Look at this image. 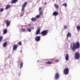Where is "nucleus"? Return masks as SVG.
Instances as JSON below:
<instances>
[{
    "label": "nucleus",
    "mask_w": 80,
    "mask_h": 80,
    "mask_svg": "<svg viewBox=\"0 0 80 80\" xmlns=\"http://www.w3.org/2000/svg\"><path fill=\"white\" fill-rule=\"evenodd\" d=\"M80 46V43L79 42H76V43L73 42V46H71V48L73 51H75L76 49H79Z\"/></svg>",
    "instance_id": "f257e3e1"
},
{
    "label": "nucleus",
    "mask_w": 80,
    "mask_h": 80,
    "mask_svg": "<svg viewBox=\"0 0 80 80\" xmlns=\"http://www.w3.org/2000/svg\"><path fill=\"white\" fill-rule=\"evenodd\" d=\"M74 58L76 59H78L80 58V53L78 52H76L74 54Z\"/></svg>",
    "instance_id": "f03ea898"
},
{
    "label": "nucleus",
    "mask_w": 80,
    "mask_h": 80,
    "mask_svg": "<svg viewBox=\"0 0 80 80\" xmlns=\"http://www.w3.org/2000/svg\"><path fill=\"white\" fill-rule=\"evenodd\" d=\"M5 22L6 24L7 27H8L10 25L11 21L8 20H5Z\"/></svg>",
    "instance_id": "7ed1b4c3"
},
{
    "label": "nucleus",
    "mask_w": 80,
    "mask_h": 80,
    "mask_svg": "<svg viewBox=\"0 0 80 80\" xmlns=\"http://www.w3.org/2000/svg\"><path fill=\"white\" fill-rule=\"evenodd\" d=\"M48 33V30H45L42 31L41 33L42 36H45Z\"/></svg>",
    "instance_id": "20e7f679"
},
{
    "label": "nucleus",
    "mask_w": 80,
    "mask_h": 80,
    "mask_svg": "<svg viewBox=\"0 0 80 80\" xmlns=\"http://www.w3.org/2000/svg\"><path fill=\"white\" fill-rule=\"evenodd\" d=\"M69 69L68 68H67L65 69L63 71L64 74L66 75L68 74Z\"/></svg>",
    "instance_id": "39448f33"
},
{
    "label": "nucleus",
    "mask_w": 80,
    "mask_h": 80,
    "mask_svg": "<svg viewBox=\"0 0 80 80\" xmlns=\"http://www.w3.org/2000/svg\"><path fill=\"white\" fill-rule=\"evenodd\" d=\"M27 4V2H25L24 3L23 5L22 6V12H23L24 10V9L25 7H26Z\"/></svg>",
    "instance_id": "423d86ee"
},
{
    "label": "nucleus",
    "mask_w": 80,
    "mask_h": 80,
    "mask_svg": "<svg viewBox=\"0 0 80 80\" xmlns=\"http://www.w3.org/2000/svg\"><path fill=\"white\" fill-rule=\"evenodd\" d=\"M35 40L37 42H39L40 40V36H36L35 38Z\"/></svg>",
    "instance_id": "0eeeda50"
},
{
    "label": "nucleus",
    "mask_w": 80,
    "mask_h": 80,
    "mask_svg": "<svg viewBox=\"0 0 80 80\" xmlns=\"http://www.w3.org/2000/svg\"><path fill=\"white\" fill-rule=\"evenodd\" d=\"M59 73H56L55 74V79H57L59 78Z\"/></svg>",
    "instance_id": "6e6552de"
},
{
    "label": "nucleus",
    "mask_w": 80,
    "mask_h": 80,
    "mask_svg": "<svg viewBox=\"0 0 80 80\" xmlns=\"http://www.w3.org/2000/svg\"><path fill=\"white\" fill-rule=\"evenodd\" d=\"M40 28H38V29L37 30L36 32V35H37L39 33H40Z\"/></svg>",
    "instance_id": "1a4fd4ad"
},
{
    "label": "nucleus",
    "mask_w": 80,
    "mask_h": 80,
    "mask_svg": "<svg viewBox=\"0 0 80 80\" xmlns=\"http://www.w3.org/2000/svg\"><path fill=\"white\" fill-rule=\"evenodd\" d=\"M58 15V12H53L52 15L54 16H57Z\"/></svg>",
    "instance_id": "9d476101"
},
{
    "label": "nucleus",
    "mask_w": 80,
    "mask_h": 80,
    "mask_svg": "<svg viewBox=\"0 0 80 80\" xmlns=\"http://www.w3.org/2000/svg\"><path fill=\"white\" fill-rule=\"evenodd\" d=\"M18 47V46L17 45H14V46H13V50H16L17 49Z\"/></svg>",
    "instance_id": "9b49d317"
},
{
    "label": "nucleus",
    "mask_w": 80,
    "mask_h": 80,
    "mask_svg": "<svg viewBox=\"0 0 80 80\" xmlns=\"http://www.w3.org/2000/svg\"><path fill=\"white\" fill-rule=\"evenodd\" d=\"M8 32V31L7 29H5L3 30V34H6Z\"/></svg>",
    "instance_id": "f8f14e48"
},
{
    "label": "nucleus",
    "mask_w": 80,
    "mask_h": 80,
    "mask_svg": "<svg viewBox=\"0 0 80 80\" xmlns=\"http://www.w3.org/2000/svg\"><path fill=\"white\" fill-rule=\"evenodd\" d=\"M18 0H12L11 3L12 4L18 2Z\"/></svg>",
    "instance_id": "ddd939ff"
},
{
    "label": "nucleus",
    "mask_w": 80,
    "mask_h": 80,
    "mask_svg": "<svg viewBox=\"0 0 80 80\" xmlns=\"http://www.w3.org/2000/svg\"><path fill=\"white\" fill-rule=\"evenodd\" d=\"M65 60L66 61H68L69 59L68 54H67L65 56Z\"/></svg>",
    "instance_id": "4468645a"
},
{
    "label": "nucleus",
    "mask_w": 80,
    "mask_h": 80,
    "mask_svg": "<svg viewBox=\"0 0 80 80\" xmlns=\"http://www.w3.org/2000/svg\"><path fill=\"white\" fill-rule=\"evenodd\" d=\"M7 44H8V42H4V43L3 44V47H6Z\"/></svg>",
    "instance_id": "2eb2a0df"
},
{
    "label": "nucleus",
    "mask_w": 80,
    "mask_h": 80,
    "mask_svg": "<svg viewBox=\"0 0 80 80\" xmlns=\"http://www.w3.org/2000/svg\"><path fill=\"white\" fill-rule=\"evenodd\" d=\"M68 37H71V33H70V32H68V33L67 34V38H68Z\"/></svg>",
    "instance_id": "dca6fc26"
},
{
    "label": "nucleus",
    "mask_w": 80,
    "mask_h": 80,
    "mask_svg": "<svg viewBox=\"0 0 80 80\" xmlns=\"http://www.w3.org/2000/svg\"><path fill=\"white\" fill-rule=\"evenodd\" d=\"M10 7V5H8L6 6V7L5 8L6 9H8Z\"/></svg>",
    "instance_id": "f3484780"
},
{
    "label": "nucleus",
    "mask_w": 80,
    "mask_h": 80,
    "mask_svg": "<svg viewBox=\"0 0 80 80\" xmlns=\"http://www.w3.org/2000/svg\"><path fill=\"white\" fill-rule=\"evenodd\" d=\"M31 21L33 22H35L36 21V18H33L31 19Z\"/></svg>",
    "instance_id": "a211bd4d"
},
{
    "label": "nucleus",
    "mask_w": 80,
    "mask_h": 80,
    "mask_svg": "<svg viewBox=\"0 0 80 80\" xmlns=\"http://www.w3.org/2000/svg\"><path fill=\"white\" fill-rule=\"evenodd\" d=\"M30 29H33L34 28H29L28 29V31L29 32H31V30Z\"/></svg>",
    "instance_id": "6ab92c4d"
},
{
    "label": "nucleus",
    "mask_w": 80,
    "mask_h": 80,
    "mask_svg": "<svg viewBox=\"0 0 80 80\" xmlns=\"http://www.w3.org/2000/svg\"><path fill=\"white\" fill-rule=\"evenodd\" d=\"M54 6L56 8H58V5L56 4H54Z\"/></svg>",
    "instance_id": "aec40b11"
},
{
    "label": "nucleus",
    "mask_w": 80,
    "mask_h": 80,
    "mask_svg": "<svg viewBox=\"0 0 80 80\" xmlns=\"http://www.w3.org/2000/svg\"><path fill=\"white\" fill-rule=\"evenodd\" d=\"M46 63L47 64H52V62H47Z\"/></svg>",
    "instance_id": "412c9836"
},
{
    "label": "nucleus",
    "mask_w": 80,
    "mask_h": 80,
    "mask_svg": "<svg viewBox=\"0 0 80 80\" xmlns=\"http://www.w3.org/2000/svg\"><path fill=\"white\" fill-rule=\"evenodd\" d=\"M77 28L78 30H80V26H78L77 27Z\"/></svg>",
    "instance_id": "4be33fe9"
},
{
    "label": "nucleus",
    "mask_w": 80,
    "mask_h": 80,
    "mask_svg": "<svg viewBox=\"0 0 80 80\" xmlns=\"http://www.w3.org/2000/svg\"><path fill=\"white\" fill-rule=\"evenodd\" d=\"M18 44L19 45L21 46L22 45V42L21 41L19 42L18 43Z\"/></svg>",
    "instance_id": "5701e85b"
},
{
    "label": "nucleus",
    "mask_w": 80,
    "mask_h": 80,
    "mask_svg": "<svg viewBox=\"0 0 80 80\" xmlns=\"http://www.w3.org/2000/svg\"><path fill=\"white\" fill-rule=\"evenodd\" d=\"M3 39L2 36H0V42H1Z\"/></svg>",
    "instance_id": "b1692460"
},
{
    "label": "nucleus",
    "mask_w": 80,
    "mask_h": 80,
    "mask_svg": "<svg viewBox=\"0 0 80 80\" xmlns=\"http://www.w3.org/2000/svg\"><path fill=\"white\" fill-rule=\"evenodd\" d=\"M23 63H21L20 64V68H21L23 67Z\"/></svg>",
    "instance_id": "393cba45"
},
{
    "label": "nucleus",
    "mask_w": 80,
    "mask_h": 80,
    "mask_svg": "<svg viewBox=\"0 0 80 80\" xmlns=\"http://www.w3.org/2000/svg\"><path fill=\"white\" fill-rule=\"evenodd\" d=\"M62 5L64 6L65 7H67V5L66 3L63 4Z\"/></svg>",
    "instance_id": "a878e982"
},
{
    "label": "nucleus",
    "mask_w": 80,
    "mask_h": 80,
    "mask_svg": "<svg viewBox=\"0 0 80 80\" xmlns=\"http://www.w3.org/2000/svg\"><path fill=\"white\" fill-rule=\"evenodd\" d=\"M40 16L39 15H37L36 16V18H40Z\"/></svg>",
    "instance_id": "bb28decb"
},
{
    "label": "nucleus",
    "mask_w": 80,
    "mask_h": 80,
    "mask_svg": "<svg viewBox=\"0 0 80 80\" xmlns=\"http://www.w3.org/2000/svg\"><path fill=\"white\" fill-rule=\"evenodd\" d=\"M4 9L3 8H1L0 9V12H2L3 11Z\"/></svg>",
    "instance_id": "cd10ccee"
},
{
    "label": "nucleus",
    "mask_w": 80,
    "mask_h": 80,
    "mask_svg": "<svg viewBox=\"0 0 80 80\" xmlns=\"http://www.w3.org/2000/svg\"><path fill=\"white\" fill-rule=\"evenodd\" d=\"M22 31L23 32H25L26 31V29H25V28H22Z\"/></svg>",
    "instance_id": "c85d7f7f"
},
{
    "label": "nucleus",
    "mask_w": 80,
    "mask_h": 80,
    "mask_svg": "<svg viewBox=\"0 0 80 80\" xmlns=\"http://www.w3.org/2000/svg\"><path fill=\"white\" fill-rule=\"evenodd\" d=\"M64 29H66L67 28V26H64Z\"/></svg>",
    "instance_id": "c756f323"
},
{
    "label": "nucleus",
    "mask_w": 80,
    "mask_h": 80,
    "mask_svg": "<svg viewBox=\"0 0 80 80\" xmlns=\"http://www.w3.org/2000/svg\"><path fill=\"white\" fill-rule=\"evenodd\" d=\"M42 12H40L39 13V15L40 16L42 15Z\"/></svg>",
    "instance_id": "7c9ffc66"
},
{
    "label": "nucleus",
    "mask_w": 80,
    "mask_h": 80,
    "mask_svg": "<svg viewBox=\"0 0 80 80\" xmlns=\"http://www.w3.org/2000/svg\"><path fill=\"white\" fill-rule=\"evenodd\" d=\"M41 9H42V8L40 7V8H39V11H41Z\"/></svg>",
    "instance_id": "2f4dec72"
},
{
    "label": "nucleus",
    "mask_w": 80,
    "mask_h": 80,
    "mask_svg": "<svg viewBox=\"0 0 80 80\" xmlns=\"http://www.w3.org/2000/svg\"><path fill=\"white\" fill-rule=\"evenodd\" d=\"M31 24H28V26H29V27H31Z\"/></svg>",
    "instance_id": "473e14b6"
},
{
    "label": "nucleus",
    "mask_w": 80,
    "mask_h": 80,
    "mask_svg": "<svg viewBox=\"0 0 80 80\" xmlns=\"http://www.w3.org/2000/svg\"><path fill=\"white\" fill-rule=\"evenodd\" d=\"M23 14H21V15H20V16H21V17H22V16H23Z\"/></svg>",
    "instance_id": "72a5a7b5"
},
{
    "label": "nucleus",
    "mask_w": 80,
    "mask_h": 80,
    "mask_svg": "<svg viewBox=\"0 0 80 80\" xmlns=\"http://www.w3.org/2000/svg\"><path fill=\"white\" fill-rule=\"evenodd\" d=\"M56 62H58V60H56Z\"/></svg>",
    "instance_id": "f704fd0d"
},
{
    "label": "nucleus",
    "mask_w": 80,
    "mask_h": 80,
    "mask_svg": "<svg viewBox=\"0 0 80 80\" xmlns=\"http://www.w3.org/2000/svg\"><path fill=\"white\" fill-rule=\"evenodd\" d=\"M1 5V4H0V5Z\"/></svg>",
    "instance_id": "c9c22d12"
}]
</instances>
